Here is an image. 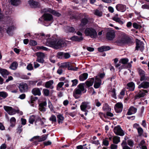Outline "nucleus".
<instances>
[{
  "label": "nucleus",
  "instance_id": "obj_1",
  "mask_svg": "<svg viewBox=\"0 0 149 149\" xmlns=\"http://www.w3.org/2000/svg\"><path fill=\"white\" fill-rule=\"evenodd\" d=\"M68 42L64 40L59 39L56 35H54L47 40L46 45L55 49H58L67 46Z\"/></svg>",
  "mask_w": 149,
  "mask_h": 149
},
{
  "label": "nucleus",
  "instance_id": "obj_2",
  "mask_svg": "<svg viewBox=\"0 0 149 149\" xmlns=\"http://www.w3.org/2000/svg\"><path fill=\"white\" fill-rule=\"evenodd\" d=\"M53 21V17L52 15L45 13L39 18L38 22L42 24L45 26H48L50 25Z\"/></svg>",
  "mask_w": 149,
  "mask_h": 149
},
{
  "label": "nucleus",
  "instance_id": "obj_3",
  "mask_svg": "<svg viewBox=\"0 0 149 149\" xmlns=\"http://www.w3.org/2000/svg\"><path fill=\"white\" fill-rule=\"evenodd\" d=\"M84 85V83L80 84L74 90L73 92V96L75 98L78 99L80 97L82 94V92L85 90Z\"/></svg>",
  "mask_w": 149,
  "mask_h": 149
},
{
  "label": "nucleus",
  "instance_id": "obj_4",
  "mask_svg": "<svg viewBox=\"0 0 149 149\" xmlns=\"http://www.w3.org/2000/svg\"><path fill=\"white\" fill-rule=\"evenodd\" d=\"M86 36H89L91 38H96L97 37V34L95 29L93 28H88L85 31Z\"/></svg>",
  "mask_w": 149,
  "mask_h": 149
},
{
  "label": "nucleus",
  "instance_id": "obj_5",
  "mask_svg": "<svg viewBox=\"0 0 149 149\" xmlns=\"http://www.w3.org/2000/svg\"><path fill=\"white\" fill-rule=\"evenodd\" d=\"M128 37L125 33H122L118 38L116 42L118 44H123L127 42Z\"/></svg>",
  "mask_w": 149,
  "mask_h": 149
},
{
  "label": "nucleus",
  "instance_id": "obj_6",
  "mask_svg": "<svg viewBox=\"0 0 149 149\" xmlns=\"http://www.w3.org/2000/svg\"><path fill=\"white\" fill-rule=\"evenodd\" d=\"M80 107L82 111L88 112V110L91 108L90 102H83L81 103Z\"/></svg>",
  "mask_w": 149,
  "mask_h": 149
},
{
  "label": "nucleus",
  "instance_id": "obj_7",
  "mask_svg": "<svg viewBox=\"0 0 149 149\" xmlns=\"http://www.w3.org/2000/svg\"><path fill=\"white\" fill-rule=\"evenodd\" d=\"M108 29L106 35V38L109 40H113L115 37V32L111 29Z\"/></svg>",
  "mask_w": 149,
  "mask_h": 149
},
{
  "label": "nucleus",
  "instance_id": "obj_8",
  "mask_svg": "<svg viewBox=\"0 0 149 149\" xmlns=\"http://www.w3.org/2000/svg\"><path fill=\"white\" fill-rule=\"evenodd\" d=\"M36 55L37 56V61L41 63H44V58L45 57L44 53L41 52H37L36 53Z\"/></svg>",
  "mask_w": 149,
  "mask_h": 149
},
{
  "label": "nucleus",
  "instance_id": "obj_9",
  "mask_svg": "<svg viewBox=\"0 0 149 149\" xmlns=\"http://www.w3.org/2000/svg\"><path fill=\"white\" fill-rule=\"evenodd\" d=\"M3 108L9 114L11 115L15 114L16 112V110L11 107L5 106L3 107Z\"/></svg>",
  "mask_w": 149,
  "mask_h": 149
},
{
  "label": "nucleus",
  "instance_id": "obj_10",
  "mask_svg": "<svg viewBox=\"0 0 149 149\" xmlns=\"http://www.w3.org/2000/svg\"><path fill=\"white\" fill-rule=\"evenodd\" d=\"M18 88L21 92H26L28 89L27 84L24 82H22L19 84V85Z\"/></svg>",
  "mask_w": 149,
  "mask_h": 149
},
{
  "label": "nucleus",
  "instance_id": "obj_11",
  "mask_svg": "<svg viewBox=\"0 0 149 149\" xmlns=\"http://www.w3.org/2000/svg\"><path fill=\"white\" fill-rule=\"evenodd\" d=\"M136 44L135 50H140L142 52L144 49V44L143 42L139 40H137Z\"/></svg>",
  "mask_w": 149,
  "mask_h": 149
},
{
  "label": "nucleus",
  "instance_id": "obj_12",
  "mask_svg": "<svg viewBox=\"0 0 149 149\" xmlns=\"http://www.w3.org/2000/svg\"><path fill=\"white\" fill-rule=\"evenodd\" d=\"M113 131L116 135L120 136H123L124 135V132L119 126L115 127L113 129Z\"/></svg>",
  "mask_w": 149,
  "mask_h": 149
},
{
  "label": "nucleus",
  "instance_id": "obj_13",
  "mask_svg": "<svg viewBox=\"0 0 149 149\" xmlns=\"http://www.w3.org/2000/svg\"><path fill=\"white\" fill-rule=\"evenodd\" d=\"M123 105L121 102L117 103L114 106L115 110L117 113L121 112L123 110Z\"/></svg>",
  "mask_w": 149,
  "mask_h": 149
},
{
  "label": "nucleus",
  "instance_id": "obj_14",
  "mask_svg": "<svg viewBox=\"0 0 149 149\" xmlns=\"http://www.w3.org/2000/svg\"><path fill=\"white\" fill-rule=\"evenodd\" d=\"M57 57L58 58H62L64 57L65 59H67L70 57V55L68 53H63L60 52L57 53Z\"/></svg>",
  "mask_w": 149,
  "mask_h": 149
},
{
  "label": "nucleus",
  "instance_id": "obj_15",
  "mask_svg": "<svg viewBox=\"0 0 149 149\" xmlns=\"http://www.w3.org/2000/svg\"><path fill=\"white\" fill-rule=\"evenodd\" d=\"M35 36L37 38L41 40H43L44 39H46L47 40L48 39V38L49 37V35H45L43 33L36 34Z\"/></svg>",
  "mask_w": 149,
  "mask_h": 149
},
{
  "label": "nucleus",
  "instance_id": "obj_16",
  "mask_svg": "<svg viewBox=\"0 0 149 149\" xmlns=\"http://www.w3.org/2000/svg\"><path fill=\"white\" fill-rule=\"evenodd\" d=\"M28 3L30 6L32 8H38L40 6V3L38 2L35 1L33 0H30L29 1Z\"/></svg>",
  "mask_w": 149,
  "mask_h": 149
},
{
  "label": "nucleus",
  "instance_id": "obj_17",
  "mask_svg": "<svg viewBox=\"0 0 149 149\" xmlns=\"http://www.w3.org/2000/svg\"><path fill=\"white\" fill-rule=\"evenodd\" d=\"M47 105V102L44 101L40 103L39 105V109L41 111L45 112L46 110V109L45 107Z\"/></svg>",
  "mask_w": 149,
  "mask_h": 149
},
{
  "label": "nucleus",
  "instance_id": "obj_18",
  "mask_svg": "<svg viewBox=\"0 0 149 149\" xmlns=\"http://www.w3.org/2000/svg\"><path fill=\"white\" fill-rule=\"evenodd\" d=\"M101 79L98 76H97L95 78V81L94 85V88H98L101 85Z\"/></svg>",
  "mask_w": 149,
  "mask_h": 149
},
{
  "label": "nucleus",
  "instance_id": "obj_19",
  "mask_svg": "<svg viewBox=\"0 0 149 149\" xmlns=\"http://www.w3.org/2000/svg\"><path fill=\"white\" fill-rule=\"evenodd\" d=\"M135 87V84L133 82H131L128 83L126 87V88L127 89H128L129 91H134Z\"/></svg>",
  "mask_w": 149,
  "mask_h": 149
},
{
  "label": "nucleus",
  "instance_id": "obj_20",
  "mask_svg": "<svg viewBox=\"0 0 149 149\" xmlns=\"http://www.w3.org/2000/svg\"><path fill=\"white\" fill-rule=\"evenodd\" d=\"M54 83V81L53 80H49L45 83V87L46 88L52 89L54 88L53 85Z\"/></svg>",
  "mask_w": 149,
  "mask_h": 149
},
{
  "label": "nucleus",
  "instance_id": "obj_21",
  "mask_svg": "<svg viewBox=\"0 0 149 149\" xmlns=\"http://www.w3.org/2000/svg\"><path fill=\"white\" fill-rule=\"evenodd\" d=\"M116 8L118 11L124 12L126 10L125 6L121 4H119L117 5L116 6Z\"/></svg>",
  "mask_w": 149,
  "mask_h": 149
},
{
  "label": "nucleus",
  "instance_id": "obj_22",
  "mask_svg": "<svg viewBox=\"0 0 149 149\" xmlns=\"http://www.w3.org/2000/svg\"><path fill=\"white\" fill-rule=\"evenodd\" d=\"M138 70L139 74L141 76L140 80L141 81H142L145 79V72L143 70L140 68H138Z\"/></svg>",
  "mask_w": 149,
  "mask_h": 149
},
{
  "label": "nucleus",
  "instance_id": "obj_23",
  "mask_svg": "<svg viewBox=\"0 0 149 149\" xmlns=\"http://www.w3.org/2000/svg\"><path fill=\"white\" fill-rule=\"evenodd\" d=\"M31 92L32 93L35 95L40 96L41 95V91L38 88H35L33 89Z\"/></svg>",
  "mask_w": 149,
  "mask_h": 149
},
{
  "label": "nucleus",
  "instance_id": "obj_24",
  "mask_svg": "<svg viewBox=\"0 0 149 149\" xmlns=\"http://www.w3.org/2000/svg\"><path fill=\"white\" fill-rule=\"evenodd\" d=\"M88 22V20L86 18H83L81 20V23L79 26L81 28H83L87 24Z\"/></svg>",
  "mask_w": 149,
  "mask_h": 149
},
{
  "label": "nucleus",
  "instance_id": "obj_25",
  "mask_svg": "<svg viewBox=\"0 0 149 149\" xmlns=\"http://www.w3.org/2000/svg\"><path fill=\"white\" fill-rule=\"evenodd\" d=\"M136 108L134 107H131L128 110L127 114L128 115H131L136 113Z\"/></svg>",
  "mask_w": 149,
  "mask_h": 149
},
{
  "label": "nucleus",
  "instance_id": "obj_26",
  "mask_svg": "<svg viewBox=\"0 0 149 149\" xmlns=\"http://www.w3.org/2000/svg\"><path fill=\"white\" fill-rule=\"evenodd\" d=\"M149 87V82L147 81L143 82L138 86V88H147Z\"/></svg>",
  "mask_w": 149,
  "mask_h": 149
},
{
  "label": "nucleus",
  "instance_id": "obj_27",
  "mask_svg": "<svg viewBox=\"0 0 149 149\" xmlns=\"http://www.w3.org/2000/svg\"><path fill=\"white\" fill-rule=\"evenodd\" d=\"M111 49L110 47L108 46H102L98 48V50L99 52H103L109 50Z\"/></svg>",
  "mask_w": 149,
  "mask_h": 149
},
{
  "label": "nucleus",
  "instance_id": "obj_28",
  "mask_svg": "<svg viewBox=\"0 0 149 149\" xmlns=\"http://www.w3.org/2000/svg\"><path fill=\"white\" fill-rule=\"evenodd\" d=\"M147 93L148 91L146 90H143L142 91H140L138 93L136 96L137 97L140 98L144 97Z\"/></svg>",
  "mask_w": 149,
  "mask_h": 149
},
{
  "label": "nucleus",
  "instance_id": "obj_29",
  "mask_svg": "<svg viewBox=\"0 0 149 149\" xmlns=\"http://www.w3.org/2000/svg\"><path fill=\"white\" fill-rule=\"evenodd\" d=\"M70 39L72 41L79 42L80 41L83 40V38L82 36L79 37L77 36H74L70 38Z\"/></svg>",
  "mask_w": 149,
  "mask_h": 149
},
{
  "label": "nucleus",
  "instance_id": "obj_30",
  "mask_svg": "<svg viewBox=\"0 0 149 149\" xmlns=\"http://www.w3.org/2000/svg\"><path fill=\"white\" fill-rule=\"evenodd\" d=\"M70 65L68 66V69L69 70L77 71L78 69V68L75 67V68L73 65L74 64V63H71L69 62Z\"/></svg>",
  "mask_w": 149,
  "mask_h": 149
},
{
  "label": "nucleus",
  "instance_id": "obj_31",
  "mask_svg": "<svg viewBox=\"0 0 149 149\" xmlns=\"http://www.w3.org/2000/svg\"><path fill=\"white\" fill-rule=\"evenodd\" d=\"M0 73L3 77H5L9 74V73L8 71L5 69H0Z\"/></svg>",
  "mask_w": 149,
  "mask_h": 149
},
{
  "label": "nucleus",
  "instance_id": "obj_32",
  "mask_svg": "<svg viewBox=\"0 0 149 149\" xmlns=\"http://www.w3.org/2000/svg\"><path fill=\"white\" fill-rule=\"evenodd\" d=\"M88 74L87 73H84L81 74L79 76V80L81 81H83L86 79L87 78Z\"/></svg>",
  "mask_w": 149,
  "mask_h": 149
},
{
  "label": "nucleus",
  "instance_id": "obj_33",
  "mask_svg": "<svg viewBox=\"0 0 149 149\" xmlns=\"http://www.w3.org/2000/svg\"><path fill=\"white\" fill-rule=\"evenodd\" d=\"M68 82V80H65L64 82H59L56 86V90L58 91H60L61 88L64 85V83H66Z\"/></svg>",
  "mask_w": 149,
  "mask_h": 149
},
{
  "label": "nucleus",
  "instance_id": "obj_34",
  "mask_svg": "<svg viewBox=\"0 0 149 149\" xmlns=\"http://www.w3.org/2000/svg\"><path fill=\"white\" fill-rule=\"evenodd\" d=\"M18 65V64L17 62L15 61L11 64L9 68L12 70H15L17 68Z\"/></svg>",
  "mask_w": 149,
  "mask_h": 149
},
{
  "label": "nucleus",
  "instance_id": "obj_35",
  "mask_svg": "<svg viewBox=\"0 0 149 149\" xmlns=\"http://www.w3.org/2000/svg\"><path fill=\"white\" fill-rule=\"evenodd\" d=\"M8 96V94L7 93L4 91L0 92V102H1L2 97L3 98H5Z\"/></svg>",
  "mask_w": 149,
  "mask_h": 149
},
{
  "label": "nucleus",
  "instance_id": "obj_36",
  "mask_svg": "<svg viewBox=\"0 0 149 149\" xmlns=\"http://www.w3.org/2000/svg\"><path fill=\"white\" fill-rule=\"evenodd\" d=\"M113 139V143L116 144H117L120 141V137L117 136H114Z\"/></svg>",
  "mask_w": 149,
  "mask_h": 149
},
{
  "label": "nucleus",
  "instance_id": "obj_37",
  "mask_svg": "<svg viewBox=\"0 0 149 149\" xmlns=\"http://www.w3.org/2000/svg\"><path fill=\"white\" fill-rule=\"evenodd\" d=\"M10 3L14 6H17L20 3V0H10Z\"/></svg>",
  "mask_w": 149,
  "mask_h": 149
},
{
  "label": "nucleus",
  "instance_id": "obj_38",
  "mask_svg": "<svg viewBox=\"0 0 149 149\" xmlns=\"http://www.w3.org/2000/svg\"><path fill=\"white\" fill-rule=\"evenodd\" d=\"M58 123H62L64 120V117L62 115L59 114L57 116Z\"/></svg>",
  "mask_w": 149,
  "mask_h": 149
},
{
  "label": "nucleus",
  "instance_id": "obj_39",
  "mask_svg": "<svg viewBox=\"0 0 149 149\" xmlns=\"http://www.w3.org/2000/svg\"><path fill=\"white\" fill-rule=\"evenodd\" d=\"M94 80V79H91L90 81H86V84L88 86L90 87L93 85Z\"/></svg>",
  "mask_w": 149,
  "mask_h": 149
},
{
  "label": "nucleus",
  "instance_id": "obj_40",
  "mask_svg": "<svg viewBox=\"0 0 149 149\" xmlns=\"http://www.w3.org/2000/svg\"><path fill=\"white\" fill-rule=\"evenodd\" d=\"M112 19L121 25L123 24L124 23L123 22L120 20V19L118 17H113Z\"/></svg>",
  "mask_w": 149,
  "mask_h": 149
},
{
  "label": "nucleus",
  "instance_id": "obj_41",
  "mask_svg": "<svg viewBox=\"0 0 149 149\" xmlns=\"http://www.w3.org/2000/svg\"><path fill=\"white\" fill-rule=\"evenodd\" d=\"M94 14L99 17H101L102 15V13L101 11L98 10H94Z\"/></svg>",
  "mask_w": 149,
  "mask_h": 149
},
{
  "label": "nucleus",
  "instance_id": "obj_42",
  "mask_svg": "<svg viewBox=\"0 0 149 149\" xmlns=\"http://www.w3.org/2000/svg\"><path fill=\"white\" fill-rule=\"evenodd\" d=\"M69 62H65L61 64V65L60 67L62 68H68V66L70 65Z\"/></svg>",
  "mask_w": 149,
  "mask_h": 149
},
{
  "label": "nucleus",
  "instance_id": "obj_43",
  "mask_svg": "<svg viewBox=\"0 0 149 149\" xmlns=\"http://www.w3.org/2000/svg\"><path fill=\"white\" fill-rule=\"evenodd\" d=\"M128 59L127 58H123L121 59L119 61V63H121L123 64H126L128 61Z\"/></svg>",
  "mask_w": 149,
  "mask_h": 149
},
{
  "label": "nucleus",
  "instance_id": "obj_44",
  "mask_svg": "<svg viewBox=\"0 0 149 149\" xmlns=\"http://www.w3.org/2000/svg\"><path fill=\"white\" fill-rule=\"evenodd\" d=\"M65 29L67 31L70 32H74L75 31V29L73 27L70 26H67L65 28Z\"/></svg>",
  "mask_w": 149,
  "mask_h": 149
},
{
  "label": "nucleus",
  "instance_id": "obj_45",
  "mask_svg": "<svg viewBox=\"0 0 149 149\" xmlns=\"http://www.w3.org/2000/svg\"><path fill=\"white\" fill-rule=\"evenodd\" d=\"M43 92L45 96H48L49 94V91L48 89H44L43 90Z\"/></svg>",
  "mask_w": 149,
  "mask_h": 149
},
{
  "label": "nucleus",
  "instance_id": "obj_46",
  "mask_svg": "<svg viewBox=\"0 0 149 149\" xmlns=\"http://www.w3.org/2000/svg\"><path fill=\"white\" fill-rule=\"evenodd\" d=\"M51 13H52L54 15L57 17H59L61 15V14L60 13L57 11H56L52 9Z\"/></svg>",
  "mask_w": 149,
  "mask_h": 149
},
{
  "label": "nucleus",
  "instance_id": "obj_47",
  "mask_svg": "<svg viewBox=\"0 0 149 149\" xmlns=\"http://www.w3.org/2000/svg\"><path fill=\"white\" fill-rule=\"evenodd\" d=\"M10 121L12 126H14L16 121L15 118L14 117H13L10 119Z\"/></svg>",
  "mask_w": 149,
  "mask_h": 149
},
{
  "label": "nucleus",
  "instance_id": "obj_48",
  "mask_svg": "<svg viewBox=\"0 0 149 149\" xmlns=\"http://www.w3.org/2000/svg\"><path fill=\"white\" fill-rule=\"evenodd\" d=\"M35 118L34 116H32L29 118V121L30 123L32 124L35 121Z\"/></svg>",
  "mask_w": 149,
  "mask_h": 149
},
{
  "label": "nucleus",
  "instance_id": "obj_49",
  "mask_svg": "<svg viewBox=\"0 0 149 149\" xmlns=\"http://www.w3.org/2000/svg\"><path fill=\"white\" fill-rule=\"evenodd\" d=\"M49 120L53 122H56V116L54 115H52L49 118Z\"/></svg>",
  "mask_w": 149,
  "mask_h": 149
},
{
  "label": "nucleus",
  "instance_id": "obj_50",
  "mask_svg": "<svg viewBox=\"0 0 149 149\" xmlns=\"http://www.w3.org/2000/svg\"><path fill=\"white\" fill-rule=\"evenodd\" d=\"M139 136H141L143 132V131L142 128L140 127L138 130H137Z\"/></svg>",
  "mask_w": 149,
  "mask_h": 149
},
{
  "label": "nucleus",
  "instance_id": "obj_51",
  "mask_svg": "<svg viewBox=\"0 0 149 149\" xmlns=\"http://www.w3.org/2000/svg\"><path fill=\"white\" fill-rule=\"evenodd\" d=\"M125 94V90L124 89H123L120 92V94L118 96L119 98L120 99H122L123 97Z\"/></svg>",
  "mask_w": 149,
  "mask_h": 149
},
{
  "label": "nucleus",
  "instance_id": "obj_52",
  "mask_svg": "<svg viewBox=\"0 0 149 149\" xmlns=\"http://www.w3.org/2000/svg\"><path fill=\"white\" fill-rule=\"evenodd\" d=\"M48 134L47 135H44L42 136L39 139L38 141L39 142L45 140L47 138Z\"/></svg>",
  "mask_w": 149,
  "mask_h": 149
},
{
  "label": "nucleus",
  "instance_id": "obj_53",
  "mask_svg": "<svg viewBox=\"0 0 149 149\" xmlns=\"http://www.w3.org/2000/svg\"><path fill=\"white\" fill-rule=\"evenodd\" d=\"M26 69L29 70H33V68L31 63H29L27 65Z\"/></svg>",
  "mask_w": 149,
  "mask_h": 149
},
{
  "label": "nucleus",
  "instance_id": "obj_54",
  "mask_svg": "<svg viewBox=\"0 0 149 149\" xmlns=\"http://www.w3.org/2000/svg\"><path fill=\"white\" fill-rule=\"evenodd\" d=\"M48 107L50 109L51 111H52L54 110V107L51 102L49 100L48 101Z\"/></svg>",
  "mask_w": 149,
  "mask_h": 149
},
{
  "label": "nucleus",
  "instance_id": "obj_55",
  "mask_svg": "<svg viewBox=\"0 0 149 149\" xmlns=\"http://www.w3.org/2000/svg\"><path fill=\"white\" fill-rule=\"evenodd\" d=\"M111 95L112 97L115 99L116 98L115 89L113 88L111 91Z\"/></svg>",
  "mask_w": 149,
  "mask_h": 149
},
{
  "label": "nucleus",
  "instance_id": "obj_56",
  "mask_svg": "<svg viewBox=\"0 0 149 149\" xmlns=\"http://www.w3.org/2000/svg\"><path fill=\"white\" fill-rule=\"evenodd\" d=\"M52 10V9L51 8H48L44 9L43 10H42V12H43L45 13L49 12L51 13Z\"/></svg>",
  "mask_w": 149,
  "mask_h": 149
},
{
  "label": "nucleus",
  "instance_id": "obj_57",
  "mask_svg": "<svg viewBox=\"0 0 149 149\" xmlns=\"http://www.w3.org/2000/svg\"><path fill=\"white\" fill-rule=\"evenodd\" d=\"M29 44L30 45L34 46L36 45L37 44V42L35 40H31L30 41Z\"/></svg>",
  "mask_w": 149,
  "mask_h": 149
},
{
  "label": "nucleus",
  "instance_id": "obj_58",
  "mask_svg": "<svg viewBox=\"0 0 149 149\" xmlns=\"http://www.w3.org/2000/svg\"><path fill=\"white\" fill-rule=\"evenodd\" d=\"M72 86H76L78 83V80L77 79H75L72 80Z\"/></svg>",
  "mask_w": 149,
  "mask_h": 149
},
{
  "label": "nucleus",
  "instance_id": "obj_59",
  "mask_svg": "<svg viewBox=\"0 0 149 149\" xmlns=\"http://www.w3.org/2000/svg\"><path fill=\"white\" fill-rule=\"evenodd\" d=\"M141 8L143 9H149V5L146 4L143 5L141 6Z\"/></svg>",
  "mask_w": 149,
  "mask_h": 149
},
{
  "label": "nucleus",
  "instance_id": "obj_60",
  "mask_svg": "<svg viewBox=\"0 0 149 149\" xmlns=\"http://www.w3.org/2000/svg\"><path fill=\"white\" fill-rule=\"evenodd\" d=\"M95 103L96 106L97 107H100V106L101 105V104L100 102L97 99L95 100Z\"/></svg>",
  "mask_w": 149,
  "mask_h": 149
},
{
  "label": "nucleus",
  "instance_id": "obj_61",
  "mask_svg": "<svg viewBox=\"0 0 149 149\" xmlns=\"http://www.w3.org/2000/svg\"><path fill=\"white\" fill-rule=\"evenodd\" d=\"M127 143L128 145L130 147H132L133 145V142L131 140H128L127 141Z\"/></svg>",
  "mask_w": 149,
  "mask_h": 149
},
{
  "label": "nucleus",
  "instance_id": "obj_62",
  "mask_svg": "<svg viewBox=\"0 0 149 149\" xmlns=\"http://www.w3.org/2000/svg\"><path fill=\"white\" fill-rule=\"evenodd\" d=\"M63 70L61 67H60L57 71V73L59 74H61L63 72Z\"/></svg>",
  "mask_w": 149,
  "mask_h": 149
},
{
  "label": "nucleus",
  "instance_id": "obj_63",
  "mask_svg": "<svg viewBox=\"0 0 149 149\" xmlns=\"http://www.w3.org/2000/svg\"><path fill=\"white\" fill-rule=\"evenodd\" d=\"M146 145L145 141L144 140H142L139 144V147L142 146H144Z\"/></svg>",
  "mask_w": 149,
  "mask_h": 149
},
{
  "label": "nucleus",
  "instance_id": "obj_64",
  "mask_svg": "<svg viewBox=\"0 0 149 149\" xmlns=\"http://www.w3.org/2000/svg\"><path fill=\"white\" fill-rule=\"evenodd\" d=\"M117 145L114 144H111L110 147L111 149H117Z\"/></svg>",
  "mask_w": 149,
  "mask_h": 149
}]
</instances>
